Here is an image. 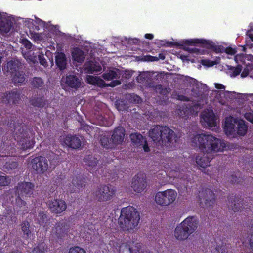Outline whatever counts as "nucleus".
<instances>
[{"label":"nucleus","instance_id":"43","mask_svg":"<svg viewBox=\"0 0 253 253\" xmlns=\"http://www.w3.org/2000/svg\"><path fill=\"white\" fill-rule=\"evenodd\" d=\"M37 219L38 223L42 225L47 221V217L46 215L43 213H39Z\"/></svg>","mask_w":253,"mask_h":253},{"label":"nucleus","instance_id":"44","mask_svg":"<svg viewBox=\"0 0 253 253\" xmlns=\"http://www.w3.org/2000/svg\"><path fill=\"white\" fill-rule=\"evenodd\" d=\"M29 223L27 221L22 222L21 224L22 230L24 234H26L27 236H29L31 233L29 229Z\"/></svg>","mask_w":253,"mask_h":253},{"label":"nucleus","instance_id":"46","mask_svg":"<svg viewBox=\"0 0 253 253\" xmlns=\"http://www.w3.org/2000/svg\"><path fill=\"white\" fill-rule=\"evenodd\" d=\"M201 107L198 104H195L192 106H190V113L191 114H196L200 110Z\"/></svg>","mask_w":253,"mask_h":253},{"label":"nucleus","instance_id":"28","mask_svg":"<svg viewBox=\"0 0 253 253\" xmlns=\"http://www.w3.org/2000/svg\"><path fill=\"white\" fill-rule=\"evenodd\" d=\"M12 82L14 84H25L26 75L23 71H17L12 75Z\"/></svg>","mask_w":253,"mask_h":253},{"label":"nucleus","instance_id":"13","mask_svg":"<svg viewBox=\"0 0 253 253\" xmlns=\"http://www.w3.org/2000/svg\"><path fill=\"white\" fill-rule=\"evenodd\" d=\"M145 176L143 174L137 175L132 179L131 187L137 193L142 192L146 187Z\"/></svg>","mask_w":253,"mask_h":253},{"label":"nucleus","instance_id":"60","mask_svg":"<svg viewBox=\"0 0 253 253\" xmlns=\"http://www.w3.org/2000/svg\"><path fill=\"white\" fill-rule=\"evenodd\" d=\"M22 54H23L24 58L26 59L29 60H30L31 61H33V59H32V57L29 55V52H27L26 53H24L23 52H22Z\"/></svg>","mask_w":253,"mask_h":253},{"label":"nucleus","instance_id":"58","mask_svg":"<svg viewBox=\"0 0 253 253\" xmlns=\"http://www.w3.org/2000/svg\"><path fill=\"white\" fill-rule=\"evenodd\" d=\"M184 49L190 53H197L199 52V50L195 48L186 47Z\"/></svg>","mask_w":253,"mask_h":253},{"label":"nucleus","instance_id":"32","mask_svg":"<svg viewBox=\"0 0 253 253\" xmlns=\"http://www.w3.org/2000/svg\"><path fill=\"white\" fill-rule=\"evenodd\" d=\"M74 60L79 63H82L85 59L84 52L78 48L74 49L72 52Z\"/></svg>","mask_w":253,"mask_h":253},{"label":"nucleus","instance_id":"17","mask_svg":"<svg viewBox=\"0 0 253 253\" xmlns=\"http://www.w3.org/2000/svg\"><path fill=\"white\" fill-rule=\"evenodd\" d=\"M48 205L51 211L55 213H60L66 209V204L62 200L49 201Z\"/></svg>","mask_w":253,"mask_h":253},{"label":"nucleus","instance_id":"51","mask_svg":"<svg viewBox=\"0 0 253 253\" xmlns=\"http://www.w3.org/2000/svg\"><path fill=\"white\" fill-rule=\"evenodd\" d=\"M21 43L26 49H31L32 48V44L28 40L26 39H23L21 40Z\"/></svg>","mask_w":253,"mask_h":253},{"label":"nucleus","instance_id":"27","mask_svg":"<svg viewBox=\"0 0 253 253\" xmlns=\"http://www.w3.org/2000/svg\"><path fill=\"white\" fill-rule=\"evenodd\" d=\"M66 84L72 88H78L81 85V80L74 75H69L66 78Z\"/></svg>","mask_w":253,"mask_h":253},{"label":"nucleus","instance_id":"9","mask_svg":"<svg viewBox=\"0 0 253 253\" xmlns=\"http://www.w3.org/2000/svg\"><path fill=\"white\" fill-rule=\"evenodd\" d=\"M33 188L34 186L31 183L24 182L19 184L17 188V193L18 195L17 202H21V204L25 205L26 203L22 200L20 197L23 198L27 195H30L32 193Z\"/></svg>","mask_w":253,"mask_h":253},{"label":"nucleus","instance_id":"1","mask_svg":"<svg viewBox=\"0 0 253 253\" xmlns=\"http://www.w3.org/2000/svg\"><path fill=\"white\" fill-rule=\"evenodd\" d=\"M191 143L203 152L214 156L215 154L223 152L228 146V143L223 139L208 133L197 134L191 138Z\"/></svg>","mask_w":253,"mask_h":253},{"label":"nucleus","instance_id":"25","mask_svg":"<svg viewBox=\"0 0 253 253\" xmlns=\"http://www.w3.org/2000/svg\"><path fill=\"white\" fill-rule=\"evenodd\" d=\"M55 63L60 70H63L66 68L67 58L63 52H56L55 54Z\"/></svg>","mask_w":253,"mask_h":253},{"label":"nucleus","instance_id":"56","mask_svg":"<svg viewBox=\"0 0 253 253\" xmlns=\"http://www.w3.org/2000/svg\"><path fill=\"white\" fill-rule=\"evenodd\" d=\"M244 116L248 121L253 123V112H247L245 114Z\"/></svg>","mask_w":253,"mask_h":253},{"label":"nucleus","instance_id":"10","mask_svg":"<svg viewBox=\"0 0 253 253\" xmlns=\"http://www.w3.org/2000/svg\"><path fill=\"white\" fill-rule=\"evenodd\" d=\"M201 122L206 127H212L216 125V119L212 110L207 109L201 114Z\"/></svg>","mask_w":253,"mask_h":253},{"label":"nucleus","instance_id":"30","mask_svg":"<svg viewBox=\"0 0 253 253\" xmlns=\"http://www.w3.org/2000/svg\"><path fill=\"white\" fill-rule=\"evenodd\" d=\"M18 166V163L13 159H8L3 165L2 169L5 172H10L16 169Z\"/></svg>","mask_w":253,"mask_h":253},{"label":"nucleus","instance_id":"22","mask_svg":"<svg viewBox=\"0 0 253 253\" xmlns=\"http://www.w3.org/2000/svg\"><path fill=\"white\" fill-rule=\"evenodd\" d=\"M63 142L66 146L73 149H77L82 144L80 138L76 136H67L64 138Z\"/></svg>","mask_w":253,"mask_h":253},{"label":"nucleus","instance_id":"57","mask_svg":"<svg viewBox=\"0 0 253 253\" xmlns=\"http://www.w3.org/2000/svg\"><path fill=\"white\" fill-rule=\"evenodd\" d=\"M214 85L216 89L221 90L220 91L225 92V86L224 85L218 83H215Z\"/></svg>","mask_w":253,"mask_h":253},{"label":"nucleus","instance_id":"39","mask_svg":"<svg viewBox=\"0 0 253 253\" xmlns=\"http://www.w3.org/2000/svg\"><path fill=\"white\" fill-rule=\"evenodd\" d=\"M153 86H150L149 88L157 93L161 94H166L169 92L166 88H163L161 85H155L154 83L152 84Z\"/></svg>","mask_w":253,"mask_h":253},{"label":"nucleus","instance_id":"6","mask_svg":"<svg viewBox=\"0 0 253 253\" xmlns=\"http://www.w3.org/2000/svg\"><path fill=\"white\" fill-rule=\"evenodd\" d=\"M177 197V193L175 190L169 189L158 192L155 196V201L159 206L167 207L173 204Z\"/></svg>","mask_w":253,"mask_h":253},{"label":"nucleus","instance_id":"15","mask_svg":"<svg viewBox=\"0 0 253 253\" xmlns=\"http://www.w3.org/2000/svg\"><path fill=\"white\" fill-rule=\"evenodd\" d=\"M67 234V228L65 224L63 222H59L56 223L52 227L51 235L54 238L61 239Z\"/></svg>","mask_w":253,"mask_h":253},{"label":"nucleus","instance_id":"54","mask_svg":"<svg viewBox=\"0 0 253 253\" xmlns=\"http://www.w3.org/2000/svg\"><path fill=\"white\" fill-rule=\"evenodd\" d=\"M225 92L222 91L213 90L212 93L216 95V98L219 101V102L221 103V95L222 94H224Z\"/></svg>","mask_w":253,"mask_h":253},{"label":"nucleus","instance_id":"61","mask_svg":"<svg viewBox=\"0 0 253 253\" xmlns=\"http://www.w3.org/2000/svg\"><path fill=\"white\" fill-rule=\"evenodd\" d=\"M229 180L233 183H235L237 182L238 178L237 176L231 175L229 178Z\"/></svg>","mask_w":253,"mask_h":253},{"label":"nucleus","instance_id":"23","mask_svg":"<svg viewBox=\"0 0 253 253\" xmlns=\"http://www.w3.org/2000/svg\"><path fill=\"white\" fill-rule=\"evenodd\" d=\"M85 72L87 73H93L101 71L102 67L100 64L96 61L86 62L84 65Z\"/></svg>","mask_w":253,"mask_h":253},{"label":"nucleus","instance_id":"21","mask_svg":"<svg viewBox=\"0 0 253 253\" xmlns=\"http://www.w3.org/2000/svg\"><path fill=\"white\" fill-rule=\"evenodd\" d=\"M213 156L206 153L198 155L196 157V162L197 165L201 168H205L209 166V163Z\"/></svg>","mask_w":253,"mask_h":253},{"label":"nucleus","instance_id":"41","mask_svg":"<svg viewBox=\"0 0 253 253\" xmlns=\"http://www.w3.org/2000/svg\"><path fill=\"white\" fill-rule=\"evenodd\" d=\"M169 167L171 171L175 172H180L183 169L178 163L175 162L170 161L169 163Z\"/></svg>","mask_w":253,"mask_h":253},{"label":"nucleus","instance_id":"36","mask_svg":"<svg viewBox=\"0 0 253 253\" xmlns=\"http://www.w3.org/2000/svg\"><path fill=\"white\" fill-rule=\"evenodd\" d=\"M30 103L33 106L38 107H43L46 105V102L43 97H37L30 100Z\"/></svg>","mask_w":253,"mask_h":253},{"label":"nucleus","instance_id":"20","mask_svg":"<svg viewBox=\"0 0 253 253\" xmlns=\"http://www.w3.org/2000/svg\"><path fill=\"white\" fill-rule=\"evenodd\" d=\"M235 119L232 117L227 118L224 125V131L228 136L235 137L236 136V129Z\"/></svg>","mask_w":253,"mask_h":253},{"label":"nucleus","instance_id":"24","mask_svg":"<svg viewBox=\"0 0 253 253\" xmlns=\"http://www.w3.org/2000/svg\"><path fill=\"white\" fill-rule=\"evenodd\" d=\"M175 238L178 240L182 241L186 240L190 236L189 233L179 224L175 228L174 232Z\"/></svg>","mask_w":253,"mask_h":253},{"label":"nucleus","instance_id":"40","mask_svg":"<svg viewBox=\"0 0 253 253\" xmlns=\"http://www.w3.org/2000/svg\"><path fill=\"white\" fill-rule=\"evenodd\" d=\"M47 247L46 244L42 242L38 244L32 251V253H44L47 251Z\"/></svg>","mask_w":253,"mask_h":253},{"label":"nucleus","instance_id":"14","mask_svg":"<svg viewBox=\"0 0 253 253\" xmlns=\"http://www.w3.org/2000/svg\"><path fill=\"white\" fill-rule=\"evenodd\" d=\"M20 100V93L17 91L12 90L3 93L0 98L1 102L5 104H16Z\"/></svg>","mask_w":253,"mask_h":253},{"label":"nucleus","instance_id":"49","mask_svg":"<svg viewBox=\"0 0 253 253\" xmlns=\"http://www.w3.org/2000/svg\"><path fill=\"white\" fill-rule=\"evenodd\" d=\"M9 183L10 179L8 178L0 175V185H7Z\"/></svg>","mask_w":253,"mask_h":253},{"label":"nucleus","instance_id":"16","mask_svg":"<svg viewBox=\"0 0 253 253\" xmlns=\"http://www.w3.org/2000/svg\"><path fill=\"white\" fill-rule=\"evenodd\" d=\"M180 224L189 234L191 235L197 229L198 222L195 217L191 216L186 218Z\"/></svg>","mask_w":253,"mask_h":253},{"label":"nucleus","instance_id":"45","mask_svg":"<svg viewBox=\"0 0 253 253\" xmlns=\"http://www.w3.org/2000/svg\"><path fill=\"white\" fill-rule=\"evenodd\" d=\"M69 253H86V251L83 248L76 246L70 249Z\"/></svg>","mask_w":253,"mask_h":253},{"label":"nucleus","instance_id":"4","mask_svg":"<svg viewBox=\"0 0 253 253\" xmlns=\"http://www.w3.org/2000/svg\"><path fill=\"white\" fill-rule=\"evenodd\" d=\"M125 136V130L122 126L115 128L112 131L111 137L102 136L100 142L103 147L107 149L114 148L124 142Z\"/></svg>","mask_w":253,"mask_h":253},{"label":"nucleus","instance_id":"42","mask_svg":"<svg viewBox=\"0 0 253 253\" xmlns=\"http://www.w3.org/2000/svg\"><path fill=\"white\" fill-rule=\"evenodd\" d=\"M252 74H253V66L252 65L249 64L242 72L241 76L242 77H245L247 75H250V76L252 77L253 76Z\"/></svg>","mask_w":253,"mask_h":253},{"label":"nucleus","instance_id":"62","mask_svg":"<svg viewBox=\"0 0 253 253\" xmlns=\"http://www.w3.org/2000/svg\"><path fill=\"white\" fill-rule=\"evenodd\" d=\"M177 99L181 101H187V98L183 95H178L176 98Z\"/></svg>","mask_w":253,"mask_h":253},{"label":"nucleus","instance_id":"37","mask_svg":"<svg viewBox=\"0 0 253 253\" xmlns=\"http://www.w3.org/2000/svg\"><path fill=\"white\" fill-rule=\"evenodd\" d=\"M84 162L86 165L92 168L96 167L98 164V161L94 157L90 155L87 156L84 158Z\"/></svg>","mask_w":253,"mask_h":253},{"label":"nucleus","instance_id":"7","mask_svg":"<svg viewBox=\"0 0 253 253\" xmlns=\"http://www.w3.org/2000/svg\"><path fill=\"white\" fill-rule=\"evenodd\" d=\"M115 193V190L111 186L102 185L94 192V198L99 202H106L110 200Z\"/></svg>","mask_w":253,"mask_h":253},{"label":"nucleus","instance_id":"59","mask_svg":"<svg viewBox=\"0 0 253 253\" xmlns=\"http://www.w3.org/2000/svg\"><path fill=\"white\" fill-rule=\"evenodd\" d=\"M236 51L235 49L231 48H227L226 49V52L228 54L234 55L236 53Z\"/></svg>","mask_w":253,"mask_h":253},{"label":"nucleus","instance_id":"31","mask_svg":"<svg viewBox=\"0 0 253 253\" xmlns=\"http://www.w3.org/2000/svg\"><path fill=\"white\" fill-rule=\"evenodd\" d=\"M227 205L229 209L233 210L234 212L238 211L240 209L239 200L233 196L229 198Z\"/></svg>","mask_w":253,"mask_h":253},{"label":"nucleus","instance_id":"53","mask_svg":"<svg viewBox=\"0 0 253 253\" xmlns=\"http://www.w3.org/2000/svg\"><path fill=\"white\" fill-rule=\"evenodd\" d=\"M97 77L88 75L86 77V80L89 84L95 85Z\"/></svg>","mask_w":253,"mask_h":253},{"label":"nucleus","instance_id":"11","mask_svg":"<svg viewBox=\"0 0 253 253\" xmlns=\"http://www.w3.org/2000/svg\"><path fill=\"white\" fill-rule=\"evenodd\" d=\"M200 203L205 207H209L212 206L215 202L214 193L210 189H206L202 191L199 194Z\"/></svg>","mask_w":253,"mask_h":253},{"label":"nucleus","instance_id":"19","mask_svg":"<svg viewBox=\"0 0 253 253\" xmlns=\"http://www.w3.org/2000/svg\"><path fill=\"white\" fill-rule=\"evenodd\" d=\"M152 74L149 72H141L137 77V81L143 85L149 87L153 86V83Z\"/></svg>","mask_w":253,"mask_h":253},{"label":"nucleus","instance_id":"48","mask_svg":"<svg viewBox=\"0 0 253 253\" xmlns=\"http://www.w3.org/2000/svg\"><path fill=\"white\" fill-rule=\"evenodd\" d=\"M242 68L241 65H238L236 67H235L231 73H230L231 77H235L241 73Z\"/></svg>","mask_w":253,"mask_h":253},{"label":"nucleus","instance_id":"29","mask_svg":"<svg viewBox=\"0 0 253 253\" xmlns=\"http://www.w3.org/2000/svg\"><path fill=\"white\" fill-rule=\"evenodd\" d=\"M121 75V72L119 70L115 69L109 70L108 72L104 73L102 77L106 80L110 81L114 79L119 78Z\"/></svg>","mask_w":253,"mask_h":253},{"label":"nucleus","instance_id":"8","mask_svg":"<svg viewBox=\"0 0 253 253\" xmlns=\"http://www.w3.org/2000/svg\"><path fill=\"white\" fill-rule=\"evenodd\" d=\"M32 168L38 174H43L47 171L49 165L46 158L40 156L35 157L31 161Z\"/></svg>","mask_w":253,"mask_h":253},{"label":"nucleus","instance_id":"47","mask_svg":"<svg viewBox=\"0 0 253 253\" xmlns=\"http://www.w3.org/2000/svg\"><path fill=\"white\" fill-rule=\"evenodd\" d=\"M32 39L36 42L41 41L43 38L42 33H33L31 34Z\"/></svg>","mask_w":253,"mask_h":253},{"label":"nucleus","instance_id":"52","mask_svg":"<svg viewBox=\"0 0 253 253\" xmlns=\"http://www.w3.org/2000/svg\"><path fill=\"white\" fill-rule=\"evenodd\" d=\"M38 58L40 63L44 67L48 66V63L44 57L43 54H40L38 55Z\"/></svg>","mask_w":253,"mask_h":253},{"label":"nucleus","instance_id":"64","mask_svg":"<svg viewBox=\"0 0 253 253\" xmlns=\"http://www.w3.org/2000/svg\"><path fill=\"white\" fill-rule=\"evenodd\" d=\"M251 30H248L247 32V35H248L251 40L253 42V34L251 33Z\"/></svg>","mask_w":253,"mask_h":253},{"label":"nucleus","instance_id":"33","mask_svg":"<svg viewBox=\"0 0 253 253\" xmlns=\"http://www.w3.org/2000/svg\"><path fill=\"white\" fill-rule=\"evenodd\" d=\"M11 22L7 19H4L0 22V33H7L11 28Z\"/></svg>","mask_w":253,"mask_h":253},{"label":"nucleus","instance_id":"35","mask_svg":"<svg viewBox=\"0 0 253 253\" xmlns=\"http://www.w3.org/2000/svg\"><path fill=\"white\" fill-rule=\"evenodd\" d=\"M121 84V82L119 80H115L111 82L108 86L111 87H114L116 85ZM95 85H97L99 87H103L107 86L105 83L104 81L101 78L97 77Z\"/></svg>","mask_w":253,"mask_h":253},{"label":"nucleus","instance_id":"2","mask_svg":"<svg viewBox=\"0 0 253 253\" xmlns=\"http://www.w3.org/2000/svg\"><path fill=\"white\" fill-rule=\"evenodd\" d=\"M149 136L154 144L160 148L169 149L176 148L179 143L180 137L171 128L167 126L156 125L149 131Z\"/></svg>","mask_w":253,"mask_h":253},{"label":"nucleus","instance_id":"26","mask_svg":"<svg viewBox=\"0 0 253 253\" xmlns=\"http://www.w3.org/2000/svg\"><path fill=\"white\" fill-rule=\"evenodd\" d=\"M21 66V63L18 60L14 59L8 61L5 66V70L11 74H14L17 72V70L19 69Z\"/></svg>","mask_w":253,"mask_h":253},{"label":"nucleus","instance_id":"5","mask_svg":"<svg viewBox=\"0 0 253 253\" xmlns=\"http://www.w3.org/2000/svg\"><path fill=\"white\" fill-rule=\"evenodd\" d=\"M14 137L22 149L30 148L34 144L33 133L30 129H24L23 126L15 132Z\"/></svg>","mask_w":253,"mask_h":253},{"label":"nucleus","instance_id":"12","mask_svg":"<svg viewBox=\"0 0 253 253\" xmlns=\"http://www.w3.org/2000/svg\"><path fill=\"white\" fill-rule=\"evenodd\" d=\"M130 138L134 146L140 148H143L144 151L146 152H148L150 151L146 139L143 137V136L140 133H132L130 135Z\"/></svg>","mask_w":253,"mask_h":253},{"label":"nucleus","instance_id":"38","mask_svg":"<svg viewBox=\"0 0 253 253\" xmlns=\"http://www.w3.org/2000/svg\"><path fill=\"white\" fill-rule=\"evenodd\" d=\"M31 85L34 88H39L43 86V80L40 77H34L30 80Z\"/></svg>","mask_w":253,"mask_h":253},{"label":"nucleus","instance_id":"55","mask_svg":"<svg viewBox=\"0 0 253 253\" xmlns=\"http://www.w3.org/2000/svg\"><path fill=\"white\" fill-rule=\"evenodd\" d=\"M217 250L218 253H228L229 251L228 250V247L226 245H223L221 247H218L217 248Z\"/></svg>","mask_w":253,"mask_h":253},{"label":"nucleus","instance_id":"50","mask_svg":"<svg viewBox=\"0 0 253 253\" xmlns=\"http://www.w3.org/2000/svg\"><path fill=\"white\" fill-rule=\"evenodd\" d=\"M72 184L78 189H79L80 187H82L85 185L84 181H82V180L79 181L78 178L73 180Z\"/></svg>","mask_w":253,"mask_h":253},{"label":"nucleus","instance_id":"3","mask_svg":"<svg viewBox=\"0 0 253 253\" xmlns=\"http://www.w3.org/2000/svg\"><path fill=\"white\" fill-rule=\"evenodd\" d=\"M140 219V214L137 210L132 207H127L121 210L118 222L124 230L131 231L138 227Z\"/></svg>","mask_w":253,"mask_h":253},{"label":"nucleus","instance_id":"34","mask_svg":"<svg viewBox=\"0 0 253 253\" xmlns=\"http://www.w3.org/2000/svg\"><path fill=\"white\" fill-rule=\"evenodd\" d=\"M236 129L237 134L240 136H244L246 134L248 127L244 121L240 120L238 122Z\"/></svg>","mask_w":253,"mask_h":253},{"label":"nucleus","instance_id":"18","mask_svg":"<svg viewBox=\"0 0 253 253\" xmlns=\"http://www.w3.org/2000/svg\"><path fill=\"white\" fill-rule=\"evenodd\" d=\"M140 245L139 244L130 245L129 244H123L120 248V253H151L149 251H145L140 252Z\"/></svg>","mask_w":253,"mask_h":253},{"label":"nucleus","instance_id":"63","mask_svg":"<svg viewBox=\"0 0 253 253\" xmlns=\"http://www.w3.org/2000/svg\"><path fill=\"white\" fill-rule=\"evenodd\" d=\"M159 58L157 57L149 56L148 57V60L150 61H158Z\"/></svg>","mask_w":253,"mask_h":253}]
</instances>
